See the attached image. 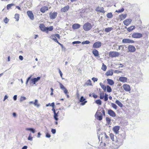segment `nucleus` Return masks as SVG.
<instances>
[{
  "label": "nucleus",
  "instance_id": "9d476101",
  "mask_svg": "<svg viewBox=\"0 0 149 149\" xmlns=\"http://www.w3.org/2000/svg\"><path fill=\"white\" fill-rule=\"evenodd\" d=\"M102 45V43L100 41H97L94 43L93 47L94 49L98 48L101 46Z\"/></svg>",
  "mask_w": 149,
  "mask_h": 149
},
{
  "label": "nucleus",
  "instance_id": "4c0bfd02",
  "mask_svg": "<svg viewBox=\"0 0 149 149\" xmlns=\"http://www.w3.org/2000/svg\"><path fill=\"white\" fill-rule=\"evenodd\" d=\"M107 92L109 93H110L112 91V89L111 87L109 85L107 86Z\"/></svg>",
  "mask_w": 149,
  "mask_h": 149
},
{
  "label": "nucleus",
  "instance_id": "f704fd0d",
  "mask_svg": "<svg viewBox=\"0 0 149 149\" xmlns=\"http://www.w3.org/2000/svg\"><path fill=\"white\" fill-rule=\"evenodd\" d=\"M113 29L112 27H107L105 29V31L106 32H109Z\"/></svg>",
  "mask_w": 149,
  "mask_h": 149
},
{
  "label": "nucleus",
  "instance_id": "5fc2aeb1",
  "mask_svg": "<svg viewBox=\"0 0 149 149\" xmlns=\"http://www.w3.org/2000/svg\"><path fill=\"white\" fill-rule=\"evenodd\" d=\"M122 72L121 71L119 70H115L114 71V72L116 73L119 74L121 73Z\"/></svg>",
  "mask_w": 149,
  "mask_h": 149
},
{
  "label": "nucleus",
  "instance_id": "2f4dec72",
  "mask_svg": "<svg viewBox=\"0 0 149 149\" xmlns=\"http://www.w3.org/2000/svg\"><path fill=\"white\" fill-rule=\"evenodd\" d=\"M115 103L120 107H123V104L118 100H116Z\"/></svg>",
  "mask_w": 149,
  "mask_h": 149
},
{
  "label": "nucleus",
  "instance_id": "f8f14e48",
  "mask_svg": "<svg viewBox=\"0 0 149 149\" xmlns=\"http://www.w3.org/2000/svg\"><path fill=\"white\" fill-rule=\"evenodd\" d=\"M122 42L124 43H134V41L128 38L124 39L122 40Z\"/></svg>",
  "mask_w": 149,
  "mask_h": 149
},
{
  "label": "nucleus",
  "instance_id": "c9c22d12",
  "mask_svg": "<svg viewBox=\"0 0 149 149\" xmlns=\"http://www.w3.org/2000/svg\"><path fill=\"white\" fill-rule=\"evenodd\" d=\"M63 91L64 93L66 95L67 97L68 98H69V93L68 91V90L66 89V88L64 90H63Z\"/></svg>",
  "mask_w": 149,
  "mask_h": 149
},
{
  "label": "nucleus",
  "instance_id": "6ab92c4d",
  "mask_svg": "<svg viewBox=\"0 0 149 149\" xmlns=\"http://www.w3.org/2000/svg\"><path fill=\"white\" fill-rule=\"evenodd\" d=\"M128 49L129 51L131 52H134L136 50V48L135 47L131 45H129L128 47Z\"/></svg>",
  "mask_w": 149,
  "mask_h": 149
},
{
  "label": "nucleus",
  "instance_id": "ea45409f",
  "mask_svg": "<svg viewBox=\"0 0 149 149\" xmlns=\"http://www.w3.org/2000/svg\"><path fill=\"white\" fill-rule=\"evenodd\" d=\"M14 5V4L13 3H10L8 4L6 6L7 9L8 10L12 6H13Z\"/></svg>",
  "mask_w": 149,
  "mask_h": 149
},
{
  "label": "nucleus",
  "instance_id": "a18cd8bd",
  "mask_svg": "<svg viewBox=\"0 0 149 149\" xmlns=\"http://www.w3.org/2000/svg\"><path fill=\"white\" fill-rule=\"evenodd\" d=\"M109 136L111 139L113 141H114V135L113 133H110L109 134Z\"/></svg>",
  "mask_w": 149,
  "mask_h": 149
},
{
  "label": "nucleus",
  "instance_id": "412c9836",
  "mask_svg": "<svg viewBox=\"0 0 149 149\" xmlns=\"http://www.w3.org/2000/svg\"><path fill=\"white\" fill-rule=\"evenodd\" d=\"M69 8V6L68 5H67L61 8V10L62 12H66L68 10Z\"/></svg>",
  "mask_w": 149,
  "mask_h": 149
},
{
  "label": "nucleus",
  "instance_id": "09e8293b",
  "mask_svg": "<svg viewBox=\"0 0 149 149\" xmlns=\"http://www.w3.org/2000/svg\"><path fill=\"white\" fill-rule=\"evenodd\" d=\"M111 105L112 107H113L115 109H117V106L115 104L112 103H111Z\"/></svg>",
  "mask_w": 149,
  "mask_h": 149
},
{
  "label": "nucleus",
  "instance_id": "473e14b6",
  "mask_svg": "<svg viewBox=\"0 0 149 149\" xmlns=\"http://www.w3.org/2000/svg\"><path fill=\"white\" fill-rule=\"evenodd\" d=\"M121 49V50L122 52H123L124 51V46L123 45H119L118 46V49H117V50H120Z\"/></svg>",
  "mask_w": 149,
  "mask_h": 149
},
{
  "label": "nucleus",
  "instance_id": "f3484780",
  "mask_svg": "<svg viewBox=\"0 0 149 149\" xmlns=\"http://www.w3.org/2000/svg\"><path fill=\"white\" fill-rule=\"evenodd\" d=\"M108 113L110 116L115 117L116 116L115 113L111 109H109L108 110Z\"/></svg>",
  "mask_w": 149,
  "mask_h": 149
},
{
  "label": "nucleus",
  "instance_id": "de8ad7c7",
  "mask_svg": "<svg viewBox=\"0 0 149 149\" xmlns=\"http://www.w3.org/2000/svg\"><path fill=\"white\" fill-rule=\"evenodd\" d=\"M26 130H27L30 131L32 132L33 133H34L35 132V130L32 128H26Z\"/></svg>",
  "mask_w": 149,
  "mask_h": 149
},
{
  "label": "nucleus",
  "instance_id": "e433bc0d",
  "mask_svg": "<svg viewBox=\"0 0 149 149\" xmlns=\"http://www.w3.org/2000/svg\"><path fill=\"white\" fill-rule=\"evenodd\" d=\"M85 85L87 86L88 85L91 86L92 85V84L91 81L90 79H89L87 80V82L85 83Z\"/></svg>",
  "mask_w": 149,
  "mask_h": 149
},
{
  "label": "nucleus",
  "instance_id": "5701e85b",
  "mask_svg": "<svg viewBox=\"0 0 149 149\" xmlns=\"http://www.w3.org/2000/svg\"><path fill=\"white\" fill-rule=\"evenodd\" d=\"M136 21L138 26H141V25L142 22L140 18L139 17H136Z\"/></svg>",
  "mask_w": 149,
  "mask_h": 149
},
{
  "label": "nucleus",
  "instance_id": "423d86ee",
  "mask_svg": "<svg viewBox=\"0 0 149 149\" xmlns=\"http://www.w3.org/2000/svg\"><path fill=\"white\" fill-rule=\"evenodd\" d=\"M99 95L100 99H103L104 98V101H106L108 100V95L106 93L104 94V92H102L100 93Z\"/></svg>",
  "mask_w": 149,
  "mask_h": 149
},
{
  "label": "nucleus",
  "instance_id": "58836bf2",
  "mask_svg": "<svg viewBox=\"0 0 149 149\" xmlns=\"http://www.w3.org/2000/svg\"><path fill=\"white\" fill-rule=\"evenodd\" d=\"M19 15L17 13H16L15 15L14 18L16 19L17 21H18L19 20Z\"/></svg>",
  "mask_w": 149,
  "mask_h": 149
},
{
  "label": "nucleus",
  "instance_id": "e2e57ef3",
  "mask_svg": "<svg viewBox=\"0 0 149 149\" xmlns=\"http://www.w3.org/2000/svg\"><path fill=\"white\" fill-rule=\"evenodd\" d=\"M93 96L95 98H96L97 97V96L95 93L93 94Z\"/></svg>",
  "mask_w": 149,
  "mask_h": 149
},
{
  "label": "nucleus",
  "instance_id": "72a5a7b5",
  "mask_svg": "<svg viewBox=\"0 0 149 149\" xmlns=\"http://www.w3.org/2000/svg\"><path fill=\"white\" fill-rule=\"evenodd\" d=\"M100 85L103 90L104 91H105L106 89L107 86H106L105 85L103 84L102 83H100Z\"/></svg>",
  "mask_w": 149,
  "mask_h": 149
},
{
  "label": "nucleus",
  "instance_id": "9b49d317",
  "mask_svg": "<svg viewBox=\"0 0 149 149\" xmlns=\"http://www.w3.org/2000/svg\"><path fill=\"white\" fill-rule=\"evenodd\" d=\"M57 15V13L55 12H54L53 13L51 12L49 13V17L51 19H55Z\"/></svg>",
  "mask_w": 149,
  "mask_h": 149
},
{
  "label": "nucleus",
  "instance_id": "a19ab883",
  "mask_svg": "<svg viewBox=\"0 0 149 149\" xmlns=\"http://www.w3.org/2000/svg\"><path fill=\"white\" fill-rule=\"evenodd\" d=\"M107 16L108 18H111L113 17V15L112 13H109L107 14Z\"/></svg>",
  "mask_w": 149,
  "mask_h": 149
},
{
  "label": "nucleus",
  "instance_id": "8fccbe9b",
  "mask_svg": "<svg viewBox=\"0 0 149 149\" xmlns=\"http://www.w3.org/2000/svg\"><path fill=\"white\" fill-rule=\"evenodd\" d=\"M124 10V9L123 8H122L120 10H116V12L118 13H120L123 12Z\"/></svg>",
  "mask_w": 149,
  "mask_h": 149
},
{
  "label": "nucleus",
  "instance_id": "864d4df0",
  "mask_svg": "<svg viewBox=\"0 0 149 149\" xmlns=\"http://www.w3.org/2000/svg\"><path fill=\"white\" fill-rule=\"evenodd\" d=\"M9 21V19H8L7 17H6L4 20V22L6 24Z\"/></svg>",
  "mask_w": 149,
  "mask_h": 149
},
{
  "label": "nucleus",
  "instance_id": "20e7f679",
  "mask_svg": "<svg viewBox=\"0 0 149 149\" xmlns=\"http://www.w3.org/2000/svg\"><path fill=\"white\" fill-rule=\"evenodd\" d=\"M51 38L54 40L55 42L58 43L59 45L62 47H63V45L62 44L59 43L57 40V38L58 39H60V37L59 35L58 34H53L51 35Z\"/></svg>",
  "mask_w": 149,
  "mask_h": 149
},
{
  "label": "nucleus",
  "instance_id": "6e6552de",
  "mask_svg": "<svg viewBox=\"0 0 149 149\" xmlns=\"http://www.w3.org/2000/svg\"><path fill=\"white\" fill-rule=\"evenodd\" d=\"M142 36V33L137 32L134 33L132 35V37L135 38H141Z\"/></svg>",
  "mask_w": 149,
  "mask_h": 149
},
{
  "label": "nucleus",
  "instance_id": "ddd939ff",
  "mask_svg": "<svg viewBox=\"0 0 149 149\" xmlns=\"http://www.w3.org/2000/svg\"><path fill=\"white\" fill-rule=\"evenodd\" d=\"M95 10L97 12H99L103 13H104L105 12V11L104 10V8L103 7H100L97 6Z\"/></svg>",
  "mask_w": 149,
  "mask_h": 149
},
{
  "label": "nucleus",
  "instance_id": "7ed1b4c3",
  "mask_svg": "<svg viewBox=\"0 0 149 149\" xmlns=\"http://www.w3.org/2000/svg\"><path fill=\"white\" fill-rule=\"evenodd\" d=\"M39 28L40 30L43 32H45L48 33V31H52L53 29V27L52 26H50L49 27H47L45 26L43 24H41L39 25Z\"/></svg>",
  "mask_w": 149,
  "mask_h": 149
},
{
  "label": "nucleus",
  "instance_id": "7c9ffc66",
  "mask_svg": "<svg viewBox=\"0 0 149 149\" xmlns=\"http://www.w3.org/2000/svg\"><path fill=\"white\" fill-rule=\"evenodd\" d=\"M107 80L108 83L111 85H112L114 84L113 81L111 79H107Z\"/></svg>",
  "mask_w": 149,
  "mask_h": 149
},
{
  "label": "nucleus",
  "instance_id": "c85d7f7f",
  "mask_svg": "<svg viewBox=\"0 0 149 149\" xmlns=\"http://www.w3.org/2000/svg\"><path fill=\"white\" fill-rule=\"evenodd\" d=\"M135 29L134 26H132L127 28V31L129 32H130Z\"/></svg>",
  "mask_w": 149,
  "mask_h": 149
},
{
  "label": "nucleus",
  "instance_id": "2eb2a0df",
  "mask_svg": "<svg viewBox=\"0 0 149 149\" xmlns=\"http://www.w3.org/2000/svg\"><path fill=\"white\" fill-rule=\"evenodd\" d=\"M132 22V20L131 19H127L123 21L124 24L126 26H128Z\"/></svg>",
  "mask_w": 149,
  "mask_h": 149
},
{
  "label": "nucleus",
  "instance_id": "052dcab7",
  "mask_svg": "<svg viewBox=\"0 0 149 149\" xmlns=\"http://www.w3.org/2000/svg\"><path fill=\"white\" fill-rule=\"evenodd\" d=\"M59 72L61 77L62 78V77L63 74L60 69H59Z\"/></svg>",
  "mask_w": 149,
  "mask_h": 149
},
{
  "label": "nucleus",
  "instance_id": "bb28decb",
  "mask_svg": "<svg viewBox=\"0 0 149 149\" xmlns=\"http://www.w3.org/2000/svg\"><path fill=\"white\" fill-rule=\"evenodd\" d=\"M127 16V14H123L119 15V18L121 20H123L126 18Z\"/></svg>",
  "mask_w": 149,
  "mask_h": 149
},
{
  "label": "nucleus",
  "instance_id": "0e129e2a",
  "mask_svg": "<svg viewBox=\"0 0 149 149\" xmlns=\"http://www.w3.org/2000/svg\"><path fill=\"white\" fill-rule=\"evenodd\" d=\"M19 58L20 60L22 61L23 60V58L22 56L20 55L19 56Z\"/></svg>",
  "mask_w": 149,
  "mask_h": 149
},
{
  "label": "nucleus",
  "instance_id": "c756f323",
  "mask_svg": "<svg viewBox=\"0 0 149 149\" xmlns=\"http://www.w3.org/2000/svg\"><path fill=\"white\" fill-rule=\"evenodd\" d=\"M113 72L112 70H109L106 73V75L107 76H111L113 74Z\"/></svg>",
  "mask_w": 149,
  "mask_h": 149
},
{
  "label": "nucleus",
  "instance_id": "13d9d810",
  "mask_svg": "<svg viewBox=\"0 0 149 149\" xmlns=\"http://www.w3.org/2000/svg\"><path fill=\"white\" fill-rule=\"evenodd\" d=\"M52 110L53 111V112L54 113V114L55 113L56 111H58V109H56V111L55 109H54V107L53 108Z\"/></svg>",
  "mask_w": 149,
  "mask_h": 149
},
{
  "label": "nucleus",
  "instance_id": "39448f33",
  "mask_svg": "<svg viewBox=\"0 0 149 149\" xmlns=\"http://www.w3.org/2000/svg\"><path fill=\"white\" fill-rule=\"evenodd\" d=\"M83 28L85 31H88L92 28V26L91 23L86 22L84 24Z\"/></svg>",
  "mask_w": 149,
  "mask_h": 149
},
{
  "label": "nucleus",
  "instance_id": "b1692460",
  "mask_svg": "<svg viewBox=\"0 0 149 149\" xmlns=\"http://www.w3.org/2000/svg\"><path fill=\"white\" fill-rule=\"evenodd\" d=\"M85 100L86 99L83 96L81 97L80 101L81 102V105H84L87 102L86 101H85Z\"/></svg>",
  "mask_w": 149,
  "mask_h": 149
},
{
  "label": "nucleus",
  "instance_id": "f03ea898",
  "mask_svg": "<svg viewBox=\"0 0 149 149\" xmlns=\"http://www.w3.org/2000/svg\"><path fill=\"white\" fill-rule=\"evenodd\" d=\"M123 142V140L122 137L118 138L117 140L114 143L113 147L115 149L118 148L120 146L122 145Z\"/></svg>",
  "mask_w": 149,
  "mask_h": 149
},
{
  "label": "nucleus",
  "instance_id": "bf43d9fd",
  "mask_svg": "<svg viewBox=\"0 0 149 149\" xmlns=\"http://www.w3.org/2000/svg\"><path fill=\"white\" fill-rule=\"evenodd\" d=\"M92 79L94 81V82L96 81L97 80V78H95V77H93Z\"/></svg>",
  "mask_w": 149,
  "mask_h": 149
},
{
  "label": "nucleus",
  "instance_id": "6e6d98bb",
  "mask_svg": "<svg viewBox=\"0 0 149 149\" xmlns=\"http://www.w3.org/2000/svg\"><path fill=\"white\" fill-rule=\"evenodd\" d=\"M81 43V42H80L79 41H74V42H73L72 43L73 44H79Z\"/></svg>",
  "mask_w": 149,
  "mask_h": 149
},
{
  "label": "nucleus",
  "instance_id": "4be33fe9",
  "mask_svg": "<svg viewBox=\"0 0 149 149\" xmlns=\"http://www.w3.org/2000/svg\"><path fill=\"white\" fill-rule=\"evenodd\" d=\"M119 80L120 81L123 82H127L128 79L127 77H121L119 78Z\"/></svg>",
  "mask_w": 149,
  "mask_h": 149
},
{
  "label": "nucleus",
  "instance_id": "4468645a",
  "mask_svg": "<svg viewBox=\"0 0 149 149\" xmlns=\"http://www.w3.org/2000/svg\"><path fill=\"white\" fill-rule=\"evenodd\" d=\"M27 14L29 18L32 20L34 19L33 14L31 11L29 10L27 12Z\"/></svg>",
  "mask_w": 149,
  "mask_h": 149
},
{
  "label": "nucleus",
  "instance_id": "1a4fd4ad",
  "mask_svg": "<svg viewBox=\"0 0 149 149\" xmlns=\"http://www.w3.org/2000/svg\"><path fill=\"white\" fill-rule=\"evenodd\" d=\"M122 87L125 91L130 93L131 89L130 86L129 85L127 84H123V85Z\"/></svg>",
  "mask_w": 149,
  "mask_h": 149
},
{
  "label": "nucleus",
  "instance_id": "37998d69",
  "mask_svg": "<svg viewBox=\"0 0 149 149\" xmlns=\"http://www.w3.org/2000/svg\"><path fill=\"white\" fill-rule=\"evenodd\" d=\"M33 104L35 106H36L37 107H39L40 105L39 104H38V101L36 99L35 100V102L33 103Z\"/></svg>",
  "mask_w": 149,
  "mask_h": 149
},
{
  "label": "nucleus",
  "instance_id": "aec40b11",
  "mask_svg": "<svg viewBox=\"0 0 149 149\" xmlns=\"http://www.w3.org/2000/svg\"><path fill=\"white\" fill-rule=\"evenodd\" d=\"M48 10V6H42L40 9V12L43 13H44L46 11Z\"/></svg>",
  "mask_w": 149,
  "mask_h": 149
},
{
  "label": "nucleus",
  "instance_id": "49530a36",
  "mask_svg": "<svg viewBox=\"0 0 149 149\" xmlns=\"http://www.w3.org/2000/svg\"><path fill=\"white\" fill-rule=\"evenodd\" d=\"M60 88L63 90L66 88L63 86V85L61 83L59 84Z\"/></svg>",
  "mask_w": 149,
  "mask_h": 149
},
{
  "label": "nucleus",
  "instance_id": "338daca9",
  "mask_svg": "<svg viewBox=\"0 0 149 149\" xmlns=\"http://www.w3.org/2000/svg\"><path fill=\"white\" fill-rule=\"evenodd\" d=\"M31 77V76H30L28 78V79H27V81H26V84H27L28 83Z\"/></svg>",
  "mask_w": 149,
  "mask_h": 149
},
{
  "label": "nucleus",
  "instance_id": "0eeeda50",
  "mask_svg": "<svg viewBox=\"0 0 149 149\" xmlns=\"http://www.w3.org/2000/svg\"><path fill=\"white\" fill-rule=\"evenodd\" d=\"M119 55V52L115 51H111L109 54V56L111 58L118 56Z\"/></svg>",
  "mask_w": 149,
  "mask_h": 149
},
{
  "label": "nucleus",
  "instance_id": "69168bd1",
  "mask_svg": "<svg viewBox=\"0 0 149 149\" xmlns=\"http://www.w3.org/2000/svg\"><path fill=\"white\" fill-rule=\"evenodd\" d=\"M28 139L29 140L32 141L33 139V137H32L31 136H29L28 137Z\"/></svg>",
  "mask_w": 149,
  "mask_h": 149
},
{
  "label": "nucleus",
  "instance_id": "dca6fc26",
  "mask_svg": "<svg viewBox=\"0 0 149 149\" xmlns=\"http://www.w3.org/2000/svg\"><path fill=\"white\" fill-rule=\"evenodd\" d=\"M120 127L118 126H116L114 127L113 128V130L115 134H118L119 133V130Z\"/></svg>",
  "mask_w": 149,
  "mask_h": 149
},
{
  "label": "nucleus",
  "instance_id": "f257e3e1",
  "mask_svg": "<svg viewBox=\"0 0 149 149\" xmlns=\"http://www.w3.org/2000/svg\"><path fill=\"white\" fill-rule=\"evenodd\" d=\"M103 115H105V111L103 108H101L100 110L97 111L95 116L96 118L99 120H101L102 119Z\"/></svg>",
  "mask_w": 149,
  "mask_h": 149
},
{
  "label": "nucleus",
  "instance_id": "c03bdc74",
  "mask_svg": "<svg viewBox=\"0 0 149 149\" xmlns=\"http://www.w3.org/2000/svg\"><path fill=\"white\" fill-rule=\"evenodd\" d=\"M95 103L97 104H99L100 105L102 104V101H101L100 100H96L95 101Z\"/></svg>",
  "mask_w": 149,
  "mask_h": 149
},
{
  "label": "nucleus",
  "instance_id": "cd10ccee",
  "mask_svg": "<svg viewBox=\"0 0 149 149\" xmlns=\"http://www.w3.org/2000/svg\"><path fill=\"white\" fill-rule=\"evenodd\" d=\"M92 53L95 56H98L99 55L98 51L95 49H93Z\"/></svg>",
  "mask_w": 149,
  "mask_h": 149
},
{
  "label": "nucleus",
  "instance_id": "3c124183",
  "mask_svg": "<svg viewBox=\"0 0 149 149\" xmlns=\"http://www.w3.org/2000/svg\"><path fill=\"white\" fill-rule=\"evenodd\" d=\"M90 43V42L88 40H86L84 41H83L82 42V44L83 45H84L85 44H89Z\"/></svg>",
  "mask_w": 149,
  "mask_h": 149
},
{
  "label": "nucleus",
  "instance_id": "774afa93",
  "mask_svg": "<svg viewBox=\"0 0 149 149\" xmlns=\"http://www.w3.org/2000/svg\"><path fill=\"white\" fill-rule=\"evenodd\" d=\"M26 99V98L25 97H22L21 98V101L24 100Z\"/></svg>",
  "mask_w": 149,
  "mask_h": 149
},
{
  "label": "nucleus",
  "instance_id": "393cba45",
  "mask_svg": "<svg viewBox=\"0 0 149 149\" xmlns=\"http://www.w3.org/2000/svg\"><path fill=\"white\" fill-rule=\"evenodd\" d=\"M60 114V112L58 110L57 111V112H56L54 114V119L56 120L57 121L58 120V117L59 116Z\"/></svg>",
  "mask_w": 149,
  "mask_h": 149
},
{
  "label": "nucleus",
  "instance_id": "79ce46f5",
  "mask_svg": "<svg viewBox=\"0 0 149 149\" xmlns=\"http://www.w3.org/2000/svg\"><path fill=\"white\" fill-rule=\"evenodd\" d=\"M107 69V66L104 64V63L102 64V69L104 71H105Z\"/></svg>",
  "mask_w": 149,
  "mask_h": 149
},
{
  "label": "nucleus",
  "instance_id": "a878e982",
  "mask_svg": "<svg viewBox=\"0 0 149 149\" xmlns=\"http://www.w3.org/2000/svg\"><path fill=\"white\" fill-rule=\"evenodd\" d=\"M80 25L78 24L75 23L72 26V28L73 29H76L79 28Z\"/></svg>",
  "mask_w": 149,
  "mask_h": 149
},
{
  "label": "nucleus",
  "instance_id": "4d7b16f0",
  "mask_svg": "<svg viewBox=\"0 0 149 149\" xmlns=\"http://www.w3.org/2000/svg\"><path fill=\"white\" fill-rule=\"evenodd\" d=\"M51 132L53 134H54L56 132V130L52 129L51 130Z\"/></svg>",
  "mask_w": 149,
  "mask_h": 149
},
{
  "label": "nucleus",
  "instance_id": "680f3d73",
  "mask_svg": "<svg viewBox=\"0 0 149 149\" xmlns=\"http://www.w3.org/2000/svg\"><path fill=\"white\" fill-rule=\"evenodd\" d=\"M46 136L47 137L50 138L51 136V135L48 133H47L46 134Z\"/></svg>",
  "mask_w": 149,
  "mask_h": 149
},
{
  "label": "nucleus",
  "instance_id": "603ef678",
  "mask_svg": "<svg viewBox=\"0 0 149 149\" xmlns=\"http://www.w3.org/2000/svg\"><path fill=\"white\" fill-rule=\"evenodd\" d=\"M106 120L107 122V123L109 124L111 123V119L108 117L106 118Z\"/></svg>",
  "mask_w": 149,
  "mask_h": 149
},
{
  "label": "nucleus",
  "instance_id": "a211bd4d",
  "mask_svg": "<svg viewBox=\"0 0 149 149\" xmlns=\"http://www.w3.org/2000/svg\"><path fill=\"white\" fill-rule=\"evenodd\" d=\"M40 79V77H38L37 78H34L32 79L31 80V83L33 84H35Z\"/></svg>",
  "mask_w": 149,
  "mask_h": 149
}]
</instances>
